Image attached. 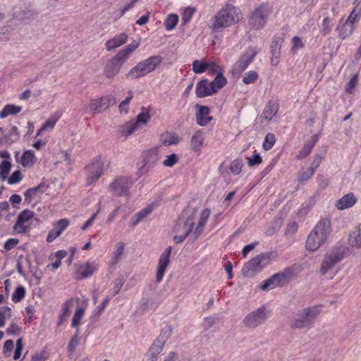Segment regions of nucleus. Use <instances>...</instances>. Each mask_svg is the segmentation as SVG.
<instances>
[{"label": "nucleus", "instance_id": "nucleus-57", "mask_svg": "<svg viewBox=\"0 0 361 361\" xmlns=\"http://www.w3.org/2000/svg\"><path fill=\"white\" fill-rule=\"evenodd\" d=\"M129 96L126 98L120 104L119 109L121 112H125L126 114L128 111V104L130 100L133 99V94L132 91L128 92Z\"/></svg>", "mask_w": 361, "mask_h": 361}, {"label": "nucleus", "instance_id": "nucleus-37", "mask_svg": "<svg viewBox=\"0 0 361 361\" xmlns=\"http://www.w3.org/2000/svg\"><path fill=\"white\" fill-rule=\"evenodd\" d=\"M102 111H103V109H102V106L99 103V99L98 100H92L90 104L85 106V112H92V114H99Z\"/></svg>", "mask_w": 361, "mask_h": 361}, {"label": "nucleus", "instance_id": "nucleus-7", "mask_svg": "<svg viewBox=\"0 0 361 361\" xmlns=\"http://www.w3.org/2000/svg\"><path fill=\"white\" fill-rule=\"evenodd\" d=\"M271 13V9L266 4H262L255 8L249 18V25L255 30H260L267 23V18Z\"/></svg>", "mask_w": 361, "mask_h": 361}, {"label": "nucleus", "instance_id": "nucleus-22", "mask_svg": "<svg viewBox=\"0 0 361 361\" xmlns=\"http://www.w3.org/2000/svg\"><path fill=\"white\" fill-rule=\"evenodd\" d=\"M348 243L353 247L361 248V224L350 233Z\"/></svg>", "mask_w": 361, "mask_h": 361}, {"label": "nucleus", "instance_id": "nucleus-11", "mask_svg": "<svg viewBox=\"0 0 361 361\" xmlns=\"http://www.w3.org/2000/svg\"><path fill=\"white\" fill-rule=\"evenodd\" d=\"M257 54V51L255 47H249L248 49L240 56L239 59L233 65V73L236 74H240L243 73L247 68L249 64L252 62Z\"/></svg>", "mask_w": 361, "mask_h": 361}, {"label": "nucleus", "instance_id": "nucleus-6", "mask_svg": "<svg viewBox=\"0 0 361 361\" xmlns=\"http://www.w3.org/2000/svg\"><path fill=\"white\" fill-rule=\"evenodd\" d=\"M343 252L341 248L335 247L328 251L321 264L319 272L322 275H325L332 270L335 266L343 259Z\"/></svg>", "mask_w": 361, "mask_h": 361}, {"label": "nucleus", "instance_id": "nucleus-62", "mask_svg": "<svg viewBox=\"0 0 361 361\" xmlns=\"http://www.w3.org/2000/svg\"><path fill=\"white\" fill-rule=\"evenodd\" d=\"M23 178L21 172L19 170L14 171L10 178L8 179V183L13 185L19 183Z\"/></svg>", "mask_w": 361, "mask_h": 361}, {"label": "nucleus", "instance_id": "nucleus-20", "mask_svg": "<svg viewBox=\"0 0 361 361\" xmlns=\"http://www.w3.org/2000/svg\"><path fill=\"white\" fill-rule=\"evenodd\" d=\"M357 201L355 195L353 192H349L338 200L336 203V207L339 210H343L353 207Z\"/></svg>", "mask_w": 361, "mask_h": 361}, {"label": "nucleus", "instance_id": "nucleus-12", "mask_svg": "<svg viewBox=\"0 0 361 361\" xmlns=\"http://www.w3.org/2000/svg\"><path fill=\"white\" fill-rule=\"evenodd\" d=\"M126 61L117 54L107 62L104 68V75L107 79H113L118 75Z\"/></svg>", "mask_w": 361, "mask_h": 361}, {"label": "nucleus", "instance_id": "nucleus-44", "mask_svg": "<svg viewBox=\"0 0 361 361\" xmlns=\"http://www.w3.org/2000/svg\"><path fill=\"white\" fill-rule=\"evenodd\" d=\"M61 117V114L56 113L47 119V121L43 124L42 129H52L56 125V122Z\"/></svg>", "mask_w": 361, "mask_h": 361}, {"label": "nucleus", "instance_id": "nucleus-5", "mask_svg": "<svg viewBox=\"0 0 361 361\" xmlns=\"http://www.w3.org/2000/svg\"><path fill=\"white\" fill-rule=\"evenodd\" d=\"M272 256V252H263L257 255L243 267V275L252 276L255 273L262 271L264 267L270 263Z\"/></svg>", "mask_w": 361, "mask_h": 361}, {"label": "nucleus", "instance_id": "nucleus-8", "mask_svg": "<svg viewBox=\"0 0 361 361\" xmlns=\"http://www.w3.org/2000/svg\"><path fill=\"white\" fill-rule=\"evenodd\" d=\"M268 319V314L264 307H261L245 317L243 320V325L248 329H255L265 322Z\"/></svg>", "mask_w": 361, "mask_h": 361}, {"label": "nucleus", "instance_id": "nucleus-16", "mask_svg": "<svg viewBox=\"0 0 361 361\" xmlns=\"http://www.w3.org/2000/svg\"><path fill=\"white\" fill-rule=\"evenodd\" d=\"M171 250L172 247L171 246L168 247L159 257L158 263V269L156 275V281L158 283L162 280L166 267L169 264Z\"/></svg>", "mask_w": 361, "mask_h": 361}, {"label": "nucleus", "instance_id": "nucleus-2", "mask_svg": "<svg viewBox=\"0 0 361 361\" xmlns=\"http://www.w3.org/2000/svg\"><path fill=\"white\" fill-rule=\"evenodd\" d=\"M321 313L320 307L312 306L298 311L290 322L292 329H310Z\"/></svg>", "mask_w": 361, "mask_h": 361}, {"label": "nucleus", "instance_id": "nucleus-42", "mask_svg": "<svg viewBox=\"0 0 361 361\" xmlns=\"http://www.w3.org/2000/svg\"><path fill=\"white\" fill-rule=\"evenodd\" d=\"M99 101L103 111L107 109L109 106L114 105L116 103V99L111 94H108L105 97H103L100 98Z\"/></svg>", "mask_w": 361, "mask_h": 361}, {"label": "nucleus", "instance_id": "nucleus-33", "mask_svg": "<svg viewBox=\"0 0 361 361\" xmlns=\"http://www.w3.org/2000/svg\"><path fill=\"white\" fill-rule=\"evenodd\" d=\"M149 111V108L142 106L141 108V112L137 116L136 121L135 123H137V126L146 124L151 118Z\"/></svg>", "mask_w": 361, "mask_h": 361}, {"label": "nucleus", "instance_id": "nucleus-55", "mask_svg": "<svg viewBox=\"0 0 361 361\" xmlns=\"http://www.w3.org/2000/svg\"><path fill=\"white\" fill-rule=\"evenodd\" d=\"M313 169L302 170L299 172L298 180L300 182L309 180L314 174Z\"/></svg>", "mask_w": 361, "mask_h": 361}, {"label": "nucleus", "instance_id": "nucleus-43", "mask_svg": "<svg viewBox=\"0 0 361 361\" xmlns=\"http://www.w3.org/2000/svg\"><path fill=\"white\" fill-rule=\"evenodd\" d=\"M209 63L199 60H195L192 63V71L195 73H202L207 69Z\"/></svg>", "mask_w": 361, "mask_h": 361}, {"label": "nucleus", "instance_id": "nucleus-47", "mask_svg": "<svg viewBox=\"0 0 361 361\" xmlns=\"http://www.w3.org/2000/svg\"><path fill=\"white\" fill-rule=\"evenodd\" d=\"M195 11V8L192 7L185 8L181 18L183 24L185 25L190 22Z\"/></svg>", "mask_w": 361, "mask_h": 361}, {"label": "nucleus", "instance_id": "nucleus-64", "mask_svg": "<svg viewBox=\"0 0 361 361\" xmlns=\"http://www.w3.org/2000/svg\"><path fill=\"white\" fill-rule=\"evenodd\" d=\"M69 308H70V302L69 301H66L65 302L63 303L62 307H61V314L59 317V319H60L61 322L63 320H65L68 317V316L69 314Z\"/></svg>", "mask_w": 361, "mask_h": 361}, {"label": "nucleus", "instance_id": "nucleus-61", "mask_svg": "<svg viewBox=\"0 0 361 361\" xmlns=\"http://www.w3.org/2000/svg\"><path fill=\"white\" fill-rule=\"evenodd\" d=\"M171 334H172L171 326H167L161 330V332L159 334L158 338L161 340L162 341H164V343H166L167 339L171 336Z\"/></svg>", "mask_w": 361, "mask_h": 361}, {"label": "nucleus", "instance_id": "nucleus-19", "mask_svg": "<svg viewBox=\"0 0 361 361\" xmlns=\"http://www.w3.org/2000/svg\"><path fill=\"white\" fill-rule=\"evenodd\" d=\"M195 93L196 96L199 98H204L214 94L210 90V83L207 79L202 80L197 83Z\"/></svg>", "mask_w": 361, "mask_h": 361}, {"label": "nucleus", "instance_id": "nucleus-63", "mask_svg": "<svg viewBox=\"0 0 361 361\" xmlns=\"http://www.w3.org/2000/svg\"><path fill=\"white\" fill-rule=\"evenodd\" d=\"M247 164L250 166L259 165L262 161V157H260L259 154L256 153V152H255V154L252 156V157H247Z\"/></svg>", "mask_w": 361, "mask_h": 361}, {"label": "nucleus", "instance_id": "nucleus-4", "mask_svg": "<svg viewBox=\"0 0 361 361\" xmlns=\"http://www.w3.org/2000/svg\"><path fill=\"white\" fill-rule=\"evenodd\" d=\"M161 61L162 57L160 56H150L149 58L139 62L135 66L132 68L126 74V78L135 80L143 77L154 71Z\"/></svg>", "mask_w": 361, "mask_h": 361}, {"label": "nucleus", "instance_id": "nucleus-59", "mask_svg": "<svg viewBox=\"0 0 361 361\" xmlns=\"http://www.w3.org/2000/svg\"><path fill=\"white\" fill-rule=\"evenodd\" d=\"M358 82V75L355 74L349 80L348 84L346 85L345 92L348 94H351L353 91L355 86L357 85Z\"/></svg>", "mask_w": 361, "mask_h": 361}, {"label": "nucleus", "instance_id": "nucleus-58", "mask_svg": "<svg viewBox=\"0 0 361 361\" xmlns=\"http://www.w3.org/2000/svg\"><path fill=\"white\" fill-rule=\"evenodd\" d=\"M178 161V156L176 154H171L166 157V159L163 161V165L166 167H171L174 166Z\"/></svg>", "mask_w": 361, "mask_h": 361}, {"label": "nucleus", "instance_id": "nucleus-60", "mask_svg": "<svg viewBox=\"0 0 361 361\" xmlns=\"http://www.w3.org/2000/svg\"><path fill=\"white\" fill-rule=\"evenodd\" d=\"M137 127L138 126L135 122L128 123L123 126L122 133L128 136L133 133Z\"/></svg>", "mask_w": 361, "mask_h": 361}, {"label": "nucleus", "instance_id": "nucleus-25", "mask_svg": "<svg viewBox=\"0 0 361 361\" xmlns=\"http://www.w3.org/2000/svg\"><path fill=\"white\" fill-rule=\"evenodd\" d=\"M281 42L279 40H274L271 45V63L276 66L279 63L281 56Z\"/></svg>", "mask_w": 361, "mask_h": 361}, {"label": "nucleus", "instance_id": "nucleus-40", "mask_svg": "<svg viewBox=\"0 0 361 361\" xmlns=\"http://www.w3.org/2000/svg\"><path fill=\"white\" fill-rule=\"evenodd\" d=\"M180 141L179 136L176 133H167L163 136V144L166 146L176 145Z\"/></svg>", "mask_w": 361, "mask_h": 361}, {"label": "nucleus", "instance_id": "nucleus-48", "mask_svg": "<svg viewBox=\"0 0 361 361\" xmlns=\"http://www.w3.org/2000/svg\"><path fill=\"white\" fill-rule=\"evenodd\" d=\"M19 137L20 133L18 128L16 126H13L6 137L8 142L13 143L16 142L19 139Z\"/></svg>", "mask_w": 361, "mask_h": 361}, {"label": "nucleus", "instance_id": "nucleus-28", "mask_svg": "<svg viewBox=\"0 0 361 361\" xmlns=\"http://www.w3.org/2000/svg\"><path fill=\"white\" fill-rule=\"evenodd\" d=\"M22 110V107L14 104H7L0 111V118H4L10 115H16L20 113Z\"/></svg>", "mask_w": 361, "mask_h": 361}, {"label": "nucleus", "instance_id": "nucleus-35", "mask_svg": "<svg viewBox=\"0 0 361 361\" xmlns=\"http://www.w3.org/2000/svg\"><path fill=\"white\" fill-rule=\"evenodd\" d=\"M276 112L277 108L275 106V104H271L269 102V104L264 109L261 117L264 118L267 121H270L276 115Z\"/></svg>", "mask_w": 361, "mask_h": 361}, {"label": "nucleus", "instance_id": "nucleus-9", "mask_svg": "<svg viewBox=\"0 0 361 361\" xmlns=\"http://www.w3.org/2000/svg\"><path fill=\"white\" fill-rule=\"evenodd\" d=\"M104 162L100 157L94 159L86 166L87 185H90L96 183L104 172Z\"/></svg>", "mask_w": 361, "mask_h": 361}, {"label": "nucleus", "instance_id": "nucleus-21", "mask_svg": "<svg viewBox=\"0 0 361 361\" xmlns=\"http://www.w3.org/2000/svg\"><path fill=\"white\" fill-rule=\"evenodd\" d=\"M128 35L126 33H121L116 35L112 39H109L105 43L106 49L108 51L114 49L127 42Z\"/></svg>", "mask_w": 361, "mask_h": 361}, {"label": "nucleus", "instance_id": "nucleus-15", "mask_svg": "<svg viewBox=\"0 0 361 361\" xmlns=\"http://www.w3.org/2000/svg\"><path fill=\"white\" fill-rule=\"evenodd\" d=\"M143 165L140 169L141 173H145L151 170L159 160V150L157 148L151 149L143 154Z\"/></svg>", "mask_w": 361, "mask_h": 361}, {"label": "nucleus", "instance_id": "nucleus-23", "mask_svg": "<svg viewBox=\"0 0 361 361\" xmlns=\"http://www.w3.org/2000/svg\"><path fill=\"white\" fill-rule=\"evenodd\" d=\"M47 188L48 185L44 182H42L36 187L27 189L24 193L25 200L30 203L37 193H43Z\"/></svg>", "mask_w": 361, "mask_h": 361}, {"label": "nucleus", "instance_id": "nucleus-18", "mask_svg": "<svg viewBox=\"0 0 361 361\" xmlns=\"http://www.w3.org/2000/svg\"><path fill=\"white\" fill-rule=\"evenodd\" d=\"M198 111L196 114L197 123L202 126H207L212 120V117L209 116L210 109L207 106L197 104L195 106Z\"/></svg>", "mask_w": 361, "mask_h": 361}, {"label": "nucleus", "instance_id": "nucleus-31", "mask_svg": "<svg viewBox=\"0 0 361 361\" xmlns=\"http://www.w3.org/2000/svg\"><path fill=\"white\" fill-rule=\"evenodd\" d=\"M35 154L32 151H25L21 157L20 164L24 167H31L35 163Z\"/></svg>", "mask_w": 361, "mask_h": 361}, {"label": "nucleus", "instance_id": "nucleus-41", "mask_svg": "<svg viewBox=\"0 0 361 361\" xmlns=\"http://www.w3.org/2000/svg\"><path fill=\"white\" fill-rule=\"evenodd\" d=\"M178 22V16L176 14H170L164 21V26L166 30H173Z\"/></svg>", "mask_w": 361, "mask_h": 361}, {"label": "nucleus", "instance_id": "nucleus-32", "mask_svg": "<svg viewBox=\"0 0 361 361\" xmlns=\"http://www.w3.org/2000/svg\"><path fill=\"white\" fill-rule=\"evenodd\" d=\"M165 343L161 340L157 339L153 343L152 345L150 348V351L152 353L151 361H157V355L161 353L162 350Z\"/></svg>", "mask_w": 361, "mask_h": 361}, {"label": "nucleus", "instance_id": "nucleus-46", "mask_svg": "<svg viewBox=\"0 0 361 361\" xmlns=\"http://www.w3.org/2000/svg\"><path fill=\"white\" fill-rule=\"evenodd\" d=\"M11 316V309L8 306H4L0 307V327H3L5 325L6 317H10Z\"/></svg>", "mask_w": 361, "mask_h": 361}, {"label": "nucleus", "instance_id": "nucleus-50", "mask_svg": "<svg viewBox=\"0 0 361 361\" xmlns=\"http://www.w3.org/2000/svg\"><path fill=\"white\" fill-rule=\"evenodd\" d=\"M257 73L255 71H250L244 75L243 82L247 85L254 83L257 80Z\"/></svg>", "mask_w": 361, "mask_h": 361}, {"label": "nucleus", "instance_id": "nucleus-51", "mask_svg": "<svg viewBox=\"0 0 361 361\" xmlns=\"http://www.w3.org/2000/svg\"><path fill=\"white\" fill-rule=\"evenodd\" d=\"M34 215L35 213L32 211L25 209L18 214V219H20V222L24 221L30 222V221L33 219Z\"/></svg>", "mask_w": 361, "mask_h": 361}, {"label": "nucleus", "instance_id": "nucleus-36", "mask_svg": "<svg viewBox=\"0 0 361 361\" xmlns=\"http://www.w3.org/2000/svg\"><path fill=\"white\" fill-rule=\"evenodd\" d=\"M315 142V140H312L305 144L302 149L299 151L296 158L298 159H302L309 155L314 147Z\"/></svg>", "mask_w": 361, "mask_h": 361}, {"label": "nucleus", "instance_id": "nucleus-30", "mask_svg": "<svg viewBox=\"0 0 361 361\" xmlns=\"http://www.w3.org/2000/svg\"><path fill=\"white\" fill-rule=\"evenodd\" d=\"M337 30L338 31V36L342 39H345L353 33L354 26L345 21L341 26H338Z\"/></svg>", "mask_w": 361, "mask_h": 361}, {"label": "nucleus", "instance_id": "nucleus-24", "mask_svg": "<svg viewBox=\"0 0 361 361\" xmlns=\"http://www.w3.org/2000/svg\"><path fill=\"white\" fill-rule=\"evenodd\" d=\"M204 140L203 132L202 130L195 131L191 137L190 148L195 152H200Z\"/></svg>", "mask_w": 361, "mask_h": 361}, {"label": "nucleus", "instance_id": "nucleus-10", "mask_svg": "<svg viewBox=\"0 0 361 361\" xmlns=\"http://www.w3.org/2000/svg\"><path fill=\"white\" fill-rule=\"evenodd\" d=\"M133 182L128 177L121 176L114 179L109 185V191L115 196L128 195Z\"/></svg>", "mask_w": 361, "mask_h": 361}, {"label": "nucleus", "instance_id": "nucleus-54", "mask_svg": "<svg viewBox=\"0 0 361 361\" xmlns=\"http://www.w3.org/2000/svg\"><path fill=\"white\" fill-rule=\"evenodd\" d=\"M124 243H118L117 245H116V250L114 252V262L113 263L114 264H116L117 263L120 259L121 258V256L123 253V250H124Z\"/></svg>", "mask_w": 361, "mask_h": 361}, {"label": "nucleus", "instance_id": "nucleus-14", "mask_svg": "<svg viewBox=\"0 0 361 361\" xmlns=\"http://www.w3.org/2000/svg\"><path fill=\"white\" fill-rule=\"evenodd\" d=\"M289 271H286L281 273H276L271 276L268 279L263 281L261 285V289L263 290H269L279 286L281 283L286 281L287 277L290 275Z\"/></svg>", "mask_w": 361, "mask_h": 361}, {"label": "nucleus", "instance_id": "nucleus-1", "mask_svg": "<svg viewBox=\"0 0 361 361\" xmlns=\"http://www.w3.org/2000/svg\"><path fill=\"white\" fill-rule=\"evenodd\" d=\"M331 232V222L327 219L320 220L309 234L306 248L310 252L317 250L324 244Z\"/></svg>", "mask_w": 361, "mask_h": 361}, {"label": "nucleus", "instance_id": "nucleus-53", "mask_svg": "<svg viewBox=\"0 0 361 361\" xmlns=\"http://www.w3.org/2000/svg\"><path fill=\"white\" fill-rule=\"evenodd\" d=\"M305 46L300 37L295 36L292 39L291 51L295 54L298 49L303 48Z\"/></svg>", "mask_w": 361, "mask_h": 361}, {"label": "nucleus", "instance_id": "nucleus-26", "mask_svg": "<svg viewBox=\"0 0 361 361\" xmlns=\"http://www.w3.org/2000/svg\"><path fill=\"white\" fill-rule=\"evenodd\" d=\"M227 83V80L222 75V73H218L216 78L210 82V90L213 92L216 93L220 89L224 87Z\"/></svg>", "mask_w": 361, "mask_h": 361}, {"label": "nucleus", "instance_id": "nucleus-49", "mask_svg": "<svg viewBox=\"0 0 361 361\" xmlns=\"http://www.w3.org/2000/svg\"><path fill=\"white\" fill-rule=\"evenodd\" d=\"M276 142V138L274 134L272 133H268L265 138L264 141L263 142V148L264 150L268 151L274 145Z\"/></svg>", "mask_w": 361, "mask_h": 361}, {"label": "nucleus", "instance_id": "nucleus-17", "mask_svg": "<svg viewBox=\"0 0 361 361\" xmlns=\"http://www.w3.org/2000/svg\"><path fill=\"white\" fill-rule=\"evenodd\" d=\"M98 265L94 262H87L79 264L76 270V279L82 280L92 276L97 271Z\"/></svg>", "mask_w": 361, "mask_h": 361}, {"label": "nucleus", "instance_id": "nucleus-45", "mask_svg": "<svg viewBox=\"0 0 361 361\" xmlns=\"http://www.w3.org/2000/svg\"><path fill=\"white\" fill-rule=\"evenodd\" d=\"M79 342H80L79 329H77L75 335L71 338V339L68 343V351L71 353H74L76 349V347L79 344Z\"/></svg>", "mask_w": 361, "mask_h": 361}, {"label": "nucleus", "instance_id": "nucleus-3", "mask_svg": "<svg viewBox=\"0 0 361 361\" xmlns=\"http://www.w3.org/2000/svg\"><path fill=\"white\" fill-rule=\"evenodd\" d=\"M239 10L231 5L223 7L214 17L213 29L216 31L229 27L240 20Z\"/></svg>", "mask_w": 361, "mask_h": 361}, {"label": "nucleus", "instance_id": "nucleus-39", "mask_svg": "<svg viewBox=\"0 0 361 361\" xmlns=\"http://www.w3.org/2000/svg\"><path fill=\"white\" fill-rule=\"evenodd\" d=\"M25 288L23 286H18L12 294V301L15 303L20 302L25 295Z\"/></svg>", "mask_w": 361, "mask_h": 361}, {"label": "nucleus", "instance_id": "nucleus-38", "mask_svg": "<svg viewBox=\"0 0 361 361\" xmlns=\"http://www.w3.org/2000/svg\"><path fill=\"white\" fill-rule=\"evenodd\" d=\"M11 164L10 161L4 160L0 164V178L4 181L8 178V175L11 171Z\"/></svg>", "mask_w": 361, "mask_h": 361}, {"label": "nucleus", "instance_id": "nucleus-34", "mask_svg": "<svg viewBox=\"0 0 361 361\" xmlns=\"http://www.w3.org/2000/svg\"><path fill=\"white\" fill-rule=\"evenodd\" d=\"M30 222L27 221H21L20 222V219L17 218V221L13 225V230L16 231L18 233H25L30 231L31 228Z\"/></svg>", "mask_w": 361, "mask_h": 361}, {"label": "nucleus", "instance_id": "nucleus-56", "mask_svg": "<svg viewBox=\"0 0 361 361\" xmlns=\"http://www.w3.org/2000/svg\"><path fill=\"white\" fill-rule=\"evenodd\" d=\"M83 314L84 310L82 308H77L72 320L71 325L73 327H76L79 324V322L82 319Z\"/></svg>", "mask_w": 361, "mask_h": 361}, {"label": "nucleus", "instance_id": "nucleus-13", "mask_svg": "<svg viewBox=\"0 0 361 361\" xmlns=\"http://www.w3.org/2000/svg\"><path fill=\"white\" fill-rule=\"evenodd\" d=\"M195 213L193 212L186 218L184 216V214L182 216L178 219L176 225L174 226L173 231L174 233L178 234H185L188 231V235L192 233V231L195 226Z\"/></svg>", "mask_w": 361, "mask_h": 361}, {"label": "nucleus", "instance_id": "nucleus-52", "mask_svg": "<svg viewBox=\"0 0 361 361\" xmlns=\"http://www.w3.org/2000/svg\"><path fill=\"white\" fill-rule=\"evenodd\" d=\"M242 166V161L240 159H235L230 165V170L233 174L238 175L241 172Z\"/></svg>", "mask_w": 361, "mask_h": 361}, {"label": "nucleus", "instance_id": "nucleus-29", "mask_svg": "<svg viewBox=\"0 0 361 361\" xmlns=\"http://www.w3.org/2000/svg\"><path fill=\"white\" fill-rule=\"evenodd\" d=\"M152 212V207L149 206L135 214L130 219L132 226H136Z\"/></svg>", "mask_w": 361, "mask_h": 361}, {"label": "nucleus", "instance_id": "nucleus-27", "mask_svg": "<svg viewBox=\"0 0 361 361\" xmlns=\"http://www.w3.org/2000/svg\"><path fill=\"white\" fill-rule=\"evenodd\" d=\"M139 45L140 42L134 40L125 49L119 51L117 54L126 61L130 54H132L139 47Z\"/></svg>", "mask_w": 361, "mask_h": 361}]
</instances>
